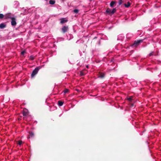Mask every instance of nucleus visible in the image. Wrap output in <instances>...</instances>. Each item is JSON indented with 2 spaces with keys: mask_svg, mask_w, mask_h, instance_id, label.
Listing matches in <instances>:
<instances>
[{
  "mask_svg": "<svg viewBox=\"0 0 161 161\" xmlns=\"http://www.w3.org/2000/svg\"><path fill=\"white\" fill-rule=\"evenodd\" d=\"M42 68V67L39 66L35 68L31 74V77H34L38 73V71Z\"/></svg>",
  "mask_w": 161,
  "mask_h": 161,
  "instance_id": "obj_1",
  "label": "nucleus"
},
{
  "mask_svg": "<svg viewBox=\"0 0 161 161\" xmlns=\"http://www.w3.org/2000/svg\"><path fill=\"white\" fill-rule=\"evenodd\" d=\"M143 40H140L137 41H135L134 43L132 44V46L134 47H137V46H139L141 42H142Z\"/></svg>",
  "mask_w": 161,
  "mask_h": 161,
  "instance_id": "obj_2",
  "label": "nucleus"
},
{
  "mask_svg": "<svg viewBox=\"0 0 161 161\" xmlns=\"http://www.w3.org/2000/svg\"><path fill=\"white\" fill-rule=\"evenodd\" d=\"M61 30L63 33H65L69 30V27L68 26H64L61 28Z\"/></svg>",
  "mask_w": 161,
  "mask_h": 161,
  "instance_id": "obj_3",
  "label": "nucleus"
},
{
  "mask_svg": "<svg viewBox=\"0 0 161 161\" xmlns=\"http://www.w3.org/2000/svg\"><path fill=\"white\" fill-rule=\"evenodd\" d=\"M11 24L12 26H14L16 25V19L14 17L11 18Z\"/></svg>",
  "mask_w": 161,
  "mask_h": 161,
  "instance_id": "obj_4",
  "label": "nucleus"
},
{
  "mask_svg": "<svg viewBox=\"0 0 161 161\" xmlns=\"http://www.w3.org/2000/svg\"><path fill=\"white\" fill-rule=\"evenodd\" d=\"M87 72L86 70H83L80 72V75L82 76L86 75Z\"/></svg>",
  "mask_w": 161,
  "mask_h": 161,
  "instance_id": "obj_5",
  "label": "nucleus"
},
{
  "mask_svg": "<svg viewBox=\"0 0 161 161\" xmlns=\"http://www.w3.org/2000/svg\"><path fill=\"white\" fill-rule=\"evenodd\" d=\"M105 74L103 73L100 72L98 75V77L101 79H103L104 77Z\"/></svg>",
  "mask_w": 161,
  "mask_h": 161,
  "instance_id": "obj_6",
  "label": "nucleus"
},
{
  "mask_svg": "<svg viewBox=\"0 0 161 161\" xmlns=\"http://www.w3.org/2000/svg\"><path fill=\"white\" fill-rule=\"evenodd\" d=\"M111 12L112 10L109 8H107L106 11V12L108 14L110 15H112V14L111 13Z\"/></svg>",
  "mask_w": 161,
  "mask_h": 161,
  "instance_id": "obj_7",
  "label": "nucleus"
},
{
  "mask_svg": "<svg viewBox=\"0 0 161 161\" xmlns=\"http://www.w3.org/2000/svg\"><path fill=\"white\" fill-rule=\"evenodd\" d=\"M60 23L63 24L64 23H66L68 21V20L66 19L65 18H63L60 19Z\"/></svg>",
  "mask_w": 161,
  "mask_h": 161,
  "instance_id": "obj_8",
  "label": "nucleus"
},
{
  "mask_svg": "<svg viewBox=\"0 0 161 161\" xmlns=\"http://www.w3.org/2000/svg\"><path fill=\"white\" fill-rule=\"evenodd\" d=\"M6 25L3 23H2L0 24V28L3 29L6 27Z\"/></svg>",
  "mask_w": 161,
  "mask_h": 161,
  "instance_id": "obj_9",
  "label": "nucleus"
},
{
  "mask_svg": "<svg viewBox=\"0 0 161 161\" xmlns=\"http://www.w3.org/2000/svg\"><path fill=\"white\" fill-rule=\"evenodd\" d=\"M116 3V2L115 1H111L110 3V5L111 7H114V5Z\"/></svg>",
  "mask_w": 161,
  "mask_h": 161,
  "instance_id": "obj_10",
  "label": "nucleus"
},
{
  "mask_svg": "<svg viewBox=\"0 0 161 161\" xmlns=\"http://www.w3.org/2000/svg\"><path fill=\"white\" fill-rule=\"evenodd\" d=\"M55 3V1L53 0H50L49 1V4L51 5H53Z\"/></svg>",
  "mask_w": 161,
  "mask_h": 161,
  "instance_id": "obj_11",
  "label": "nucleus"
},
{
  "mask_svg": "<svg viewBox=\"0 0 161 161\" xmlns=\"http://www.w3.org/2000/svg\"><path fill=\"white\" fill-rule=\"evenodd\" d=\"M64 103V102L61 101H58V105L59 106H62Z\"/></svg>",
  "mask_w": 161,
  "mask_h": 161,
  "instance_id": "obj_12",
  "label": "nucleus"
},
{
  "mask_svg": "<svg viewBox=\"0 0 161 161\" xmlns=\"http://www.w3.org/2000/svg\"><path fill=\"white\" fill-rule=\"evenodd\" d=\"M6 17L7 18H9L11 19V18L12 17H11V14H8L6 15Z\"/></svg>",
  "mask_w": 161,
  "mask_h": 161,
  "instance_id": "obj_13",
  "label": "nucleus"
},
{
  "mask_svg": "<svg viewBox=\"0 0 161 161\" xmlns=\"http://www.w3.org/2000/svg\"><path fill=\"white\" fill-rule=\"evenodd\" d=\"M116 8H114L112 10L111 13L112 14H114V13H115L116 11Z\"/></svg>",
  "mask_w": 161,
  "mask_h": 161,
  "instance_id": "obj_14",
  "label": "nucleus"
},
{
  "mask_svg": "<svg viewBox=\"0 0 161 161\" xmlns=\"http://www.w3.org/2000/svg\"><path fill=\"white\" fill-rule=\"evenodd\" d=\"M130 3H129V2H128L127 3V4H125V6L126 7L128 8V7H129L130 6Z\"/></svg>",
  "mask_w": 161,
  "mask_h": 161,
  "instance_id": "obj_15",
  "label": "nucleus"
},
{
  "mask_svg": "<svg viewBox=\"0 0 161 161\" xmlns=\"http://www.w3.org/2000/svg\"><path fill=\"white\" fill-rule=\"evenodd\" d=\"M79 12V10L78 9H75L73 11V12L75 14H77Z\"/></svg>",
  "mask_w": 161,
  "mask_h": 161,
  "instance_id": "obj_16",
  "label": "nucleus"
},
{
  "mask_svg": "<svg viewBox=\"0 0 161 161\" xmlns=\"http://www.w3.org/2000/svg\"><path fill=\"white\" fill-rule=\"evenodd\" d=\"M133 97L132 96L130 97L129 98H128L127 100L129 102H131L133 99Z\"/></svg>",
  "mask_w": 161,
  "mask_h": 161,
  "instance_id": "obj_17",
  "label": "nucleus"
},
{
  "mask_svg": "<svg viewBox=\"0 0 161 161\" xmlns=\"http://www.w3.org/2000/svg\"><path fill=\"white\" fill-rule=\"evenodd\" d=\"M69 91V90L67 89H65L63 91V92H64L65 94L67 93Z\"/></svg>",
  "mask_w": 161,
  "mask_h": 161,
  "instance_id": "obj_18",
  "label": "nucleus"
},
{
  "mask_svg": "<svg viewBox=\"0 0 161 161\" xmlns=\"http://www.w3.org/2000/svg\"><path fill=\"white\" fill-rule=\"evenodd\" d=\"M123 2V0H119L118 2L119 5H120Z\"/></svg>",
  "mask_w": 161,
  "mask_h": 161,
  "instance_id": "obj_19",
  "label": "nucleus"
},
{
  "mask_svg": "<svg viewBox=\"0 0 161 161\" xmlns=\"http://www.w3.org/2000/svg\"><path fill=\"white\" fill-rule=\"evenodd\" d=\"M26 53V51L25 50L23 51L21 53V54L22 55H24Z\"/></svg>",
  "mask_w": 161,
  "mask_h": 161,
  "instance_id": "obj_20",
  "label": "nucleus"
},
{
  "mask_svg": "<svg viewBox=\"0 0 161 161\" xmlns=\"http://www.w3.org/2000/svg\"><path fill=\"white\" fill-rule=\"evenodd\" d=\"M34 135V134L33 133L31 132L30 133V136L29 137V138H30V137H32Z\"/></svg>",
  "mask_w": 161,
  "mask_h": 161,
  "instance_id": "obj_21",
  "label": "nucleus"
},
{
  "mask_svg": "<svg viewBox=\"0 0 161 161\" xmlns=\"http://www.w3.org/2000/svg\"><path fill=\"white\" fill-rule=\"evenodd\" d=\"M4 17V15L2 14H0V19H3Z\"/></svg>",
  "mask_w": 161,
  "mask_h": 161,
  "instance_id": "obj_22",
  "label": "nucleus"
},
{
  "mask_svg": "<svg viewBox=\"0 0 161 161\" xmlns=\"http://www.w3.org/2000/svg\"><path fill=\"white\" fill-rule=\"evenodd\" d=\"M34 57H33L32 56H31L30 58V59L31 60H33L34 59Z\"/></svg>",
  "mask_w": 161,
  "mask_h": 161,
  "instance_id": "obj_23",
  "label": "nucleus"
},
{
  "mask_svg": "<svg viewBox=\"0 0 161 161\" xmlns=\"http://www.w3.org/2000/svg\"><path fill=\"white\" fill-rule=\"evenodd\" d=\"M22 142L21 141H19L18 142V144L19 145H20L22 143Z\"/></svg>",
  "mask_w": 161,
  "mask_h": 161,
  "instance_id": "obj_24",
  "label": "nucleus"
},
{
  "mask_svg": "<svg viewBox=\"0 0 161 161\" xmlns=\"http://www.w3.org/2000/svg\"><path fill=\"white\" fill-rule=\"evenodd\" d=\"M153 53H154V52H151V53H150L149 54V56H151L153 55Z\"/></svg>",
  "mask_w": 161,
  "mask_h": 161,
  "instance_id": "obj_25",
  "label": "nucleus"
},
{
  "mask_svg": "<svg viewBox=\"0 0 161 161\" xmlns=\"http://www.w3.org/2000/svg\"><path fill=\"white\" fill-rule=\"evenodd\" d=\"M131 107H132L133 106V104H131Z\"/></svg>",
  "mask_w": 161,
  "mask_h": 161,
  "instance_id": "obj_26",
  "label": "nucleus"
},
{
  "mask_svg": "<svg viewBox=\"0 0 161 161\" xmlns=\"http://www.w3.org/2000/svg\"><path fill=\"white\" fill-rule=\"evenodd\" d=\"M86 68H89L88 65H87V66H86Z\"/></svg>",
  "mask_w": 161,
  "mask_h": 161,
  "instance_id": "obj_27",
  "label": "nucleus"
}]
</instances>
